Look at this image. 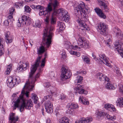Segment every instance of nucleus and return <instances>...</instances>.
Masks as SVG:
<instances>
[{"label": "nucleus", "instance_id": "nucleus-1", "mask_svg": "<svg viewBox=\"0 0 123 123\" xmlns=\"http://www.w3.org/2000/svg\"><path fill=\"white\" fill-rule=\"evenodd\" d=\"M33 83L32 84L31 82H30L28 80L24 86L21 94L19 96V98L17 97L16 93H14L13 94L12 100L15 104V108L14 109H15L16 108L20 107V111L21 112L25 108L26 109H30L31 107H33V103L31 100V99L26 100L24 97L23 95H25L27 97H29V92H27L25 93L24 89L25 88L28 90L31 91L35 85Z\"/></svg>", "mask_w": 123, "mask_h": 123}, {"label": "nucleus", "instance_id": "nucleus-2", "mask_svg": "<svg viewBox=\"0 0 123 123\" xmlns=\"http://www.w3.org/2000/svg\"><path fill=\"white\" fill-rule=\"evenodd\" d=\"M41 58V56H39L37 58L35 64L32 66L31 68V72L29 73L28 80L30 82H31L32 84L35 83V81L37 80L36 79L38 78L40 76V73L43 70V68L44 67H42L41 66V67L39 68L38 73L35 77L33 76V75L36 71L37 67L39 66L40 63V60Z\"/></svg>", "mask_w": 123, "mask_h": 123}, {"label": "nucleus", "instance_id": "nucleus-3", "mask_svg": "<svg viewBox=\"0 0 123 123\" xmlns=\"http://www.w3.org/2000/svg\"><path fill=\"white\" fill-rule=\"evenodd\" d=\"M53 27H50L49 28L47 27L44 29V35L43 37V42L45 43V45L47 47H48L51 43L52 33L51 31L53 30Z\"/></svg>", "mask_w": 123, "mask_h": 123}, {"label": "nucleus", "instance_id": "nucleus-4", "mask_svg": "<svg viewBox=\"0 0 123 123\" xmlns=\"http://www.w3.org/2000/svg\"><path fill=\"white\" fill-rule=\"evenodd\" d=\"M78 3L79 5L77 7L74 8L75 12L76 15H87V13H89L90 11H87L88 10L86 8L84 3L82 1H80Z\"/></svg>", "mask_w": 123, "mask_h": 123}, {"label": "nucleus", "instance_id": "nucleus-5", "mask_svg": "<svg viewBox=\"0 0 123 123\" xmlns=\"http://www.w3.org/2000/svg\"><path fill=\"white\" fill-rule=\"evenodd\" d=\"M20 81V79L18 76L14 78L10 77L7 81V86L10 88H12L16 85H18Z\"/></svg>", "mask_w": 123, "mask_h": 123}, {"label": "nucleus", "instance_id": "nucleus-6", "mask_svg": "<svg viewBox=\"0 0 123 123\" xmlns=\"http://www.w3.org/2000/svg\"><path fill=\"white\" fill-rule=\"evenodd\" d=\"M62 72L61 75V80H65L69 78L70 77L71 73L68 70V68L66 67H63L62 68Z\"/></svg>", "mask_w": 123, "mask_h": 123}, {"label": "nucleus", "instance_id": "nucleus-7", "mask_svg": "<svg viewBox=\"0 0 123 123\" xmlns=\"http://www.w3.org/2000/svg\"><path fill=\"white\" fill-rule=\"evenodd\" d=\"M79 18L76 20V21L80 23V27H83L84 30H87L88 26L85 21H87L88 19L86 16H79L78 17Z\"/></svg>", "mask_w": 123, "mask_h": 123}, {"label": "nucleus", "instance_id": "nucleus-8", "mask_svg": "<svg viewBox=\"0 0 123 123\" xmlns=\"http://www.w3.org/2000/svg\"><path fill=\"white\" fill-rule=\"evenodd\" d=\"M97 30L99 33L105 36L107 35L106 30L108 26L105 23L101 22L97 25Z\"/></svg>", "mask_w": 123, "mask_h": 123}, {"label": "nucleus", "instance_id": "nucleus-9", "mask_svg": "<svg viewBox=\"0 0 123 123\" xmlns=\"http://www.w3.org/2000/svg\"><path fill=\"white\" fill-rule=\"evenodd\" d=\"M36 8L39 10V15H46V13L49 12L52 10V8L50 5L48 6V8L44 10V7L40 5H37L36 6Z\"/></svg>", "mask_w": 123, "mask_h": 123}, {"label": "nucleus", "instance_id": "nucleus-10", "mask_svg": "<svg viewBox=\"0 0 123 123\" xmlns=\"http://www.w3.org/2000/svg\"><path fill=\"white\" fill-rule=\"evenodd\" d=\"M92 55L94 59L96 60V59L97 60L99 59L101 62H103L107 66L109 67L110 66L111 64L109 63L108 59L106 58L104 55L102 54H99V57H98L99 59H97L96 58L95 56L93 53L92 54Z\"/></svg>", "mask_w": 123, "mask_h": 123}, {"label": "nucleus", "instance_id": "nucleus-11", "mask_svg": "<svg viewBox=\"0 0 123 123\" xmlns=\"http://www.w3.org/2000/svg\"><path fill=\"white\" fill-rule=\"evenodd\" d=\"M115 49L120 54L121 56L123 58V44L119 40H118L114 43Z\"/></svg>", "mask_w": 123, "mask_h": 123}, {"label": "nucleus", "instance_id": "nucleus-12", "mask_svg": "<svg viewBox=\"0 0 123 123\" xmlns=\"http://www.w3.org/2000/svg\"><path fill=\"white\" fill-rule=\"evenodd\" d=\"M80 43H78V46H80L81 48L85 49L89 48V42L86 40L84 37H80L78 39Z\"/></svg>", "mask_w": 123, "mask_h": 123}, {"label": "nucleus", "instance_id": "nucleus-13", "mask_svg": "<svg viewBox=\"0 0 123 123\" xmlns=\"http://www.w3.org/2000/svg\"><path fill=\"white\" fill-rule=\"evenodd\" d=\"M19 20L23 22V25L27 26L30 25L32 19L29 16H22L19 18Z\"/></svg>", "mask_w": 123, "mask_h": 123}, {"label": "nucleus", "instance_id": "nucleus-14", "mask_svg": "<svg viewBox=\"0 0 123 123\" xmlns=\"http://www.w3.org/2000/svg\"><path fill=\"white\" fill-rule=\"evenodd\" d=\"M45 106L46 111L48 113H52L53 111L52 104L51 103L50 101H47L45 102Z\"/></svg>", "mask_w": 123, "mask_h": 123}, {"label": "nucleus", "instance_id": "nucleus-15", "mask_svg": "<svg viewBox=\"0 0 123 123\" xmlns=\"http://www.w3.org/2000/svg\"><path fill=\"white\" fill-rule=\"evenodd\" d=\"M43 38L42 42V45L40 47L39 49H37V54L39 55H40L42 54L45 52V50H47L46 49L48 48L50 45L48 47H47L45 45L46 43L43 42Z\"/></svg>", "mask_w": 123, "mask_h": 123}, {"label": "nucleus", "instance_id": "nucleus-16", "mask_svg": "<svg viewBox=\"0 0 123 123\" xmlns=\"http://www.w3.org/2000/svg\"><path fill=\"white\" fill-rule=\"evenodd\" d=\"M84 85L79 84H77V87L75 88L74 89L76 91H79L78 93L80 94H87V92L83 88H84Z\"/></svg>", "mask_w": 123, "mask_h": 123}, {"label": "nucleus", "instance_id": "nucleus-17", "mask_svg": "<svg viewBox=\"0 0 123 123\" xmlns=\"http://www.w3.org/2000/svg\"><path fill=\"white\" fill-rule=\"evenodd\" d=\"M15 114L13 113H11L9 115V119L10 123H16L18 120V117L15 116Z\"/></svg>", "mask_w": 123, "mask_h": 123}, {"label": "nucleus", "instance_id": "nucleus-18", "mask_svg": "<svg viewBox=\"0 0 123 123\" xmlns=\"http://www.w3.org/2000/svg\"><path fill=\"white\" fill-rule=\"evenodd\" d=\"M29 67V63L26 62L25 63H23L21 65H18V67L17 68V70L19 72L22 71L23 70L25 71L26 70L27 68V67Z\"/></svg>", "mask_w": 123, "mask_h": 123}, {"label": "nucleus", "instance_id": "nucleus-19", "mask_svg": "<svg viewBox=\"0 0 123 123\" xmlns=\"http://www.w3.org/2000/svg\"><path fill=\"white\" fill-rule=\"evenodd\" d=\"M67 106L68 108V111L69 110L70 111V112L69 111H68V112L70 114L74 111V109L78 108L77 105L74 103H69L68 104Z\"/></svg>", "mask_w": 123, "mask_h": 123}, {"label": "nucleus", "instance_id": "nucleus-20", "mask_svg": "<svg viewBox=\"0 0 123 123\" xmlns=\"http://www.w3.org/2000/svg\"><path fill=\"white\" fill-rule=\"evenodd\" d=\"M113 31L117 36L122 39H123V34L120 30L117 27L113 28Z\"/></svg>", "mask_w": 123, "mask_h": 123}, {"label": "nucleus", "instance_id": "nucleus-21", "mask_svg": "<svg viewBox=\"0 0 123 123\" xmlns=\"http://www.w3.org/2000/svg\"><path fill=\"white\" fill-rule=\"evenodd\" d=\"M5 40L7 43H10L12 42L13 38L12 36L10 34L9 32H7L5 34Z\"/></svg>", "mask_w": 123, "mask_h": 123}, {"label": "nucleus", "instance_id": "nucleus-22", "mask_svg": "<svg viewBox=\"0 0 123 123\" xmlns=\"http://www.w3.org/2000/svg\"><path fill=\"white\" fill-rule=\"evenodd\" d=\"M92 120V119L90 118H80L79 119L76 120L75 123H88L90 122Z\"/></svg>", "mask_w": 123, "mask_h": 123}, {"label": "nucleus", "instance_id": "nucleus-23", "mask_svg": "<svg viewBox=\"0 0 123 123\" xmlns=\"http://www.w3.org/2000/svg\"><path fill=\"white\" fill-rule=\"evenodd\" d=\"M98 78L101 81H105L107 82L109 80L108 78L105 75H103L102 74L99 73L98 74Z\"/></svg>", "mask_w": 123, "mask_h": 123}, {"label": "nucleus", "instance_id": "nucleus-24", "mask_svg": "<svg viewBox=\"0 0 123 123\" xmlns=\"http://www.w3.org/2000/svg\"><path fill=\"white\" fill-rule=\"evenodd\" d=\"M5 41L2 38H0V55L3 54V51L4 49Z\"/></svg>", "mask_w": 123, "mask_h": 123}, {"label": "nucleus", "instance_id": "nucleus-25", "mask_svg": "<svg viewBox=\"0 0 123 123\" xmlns=\"http://www.w3.org/2000/svg\"><path fill=\"white\" fill-rule=\"evenodd\" d=\"M56 14L62 15H67L68 13V12L62 8H60L57 10L56 11Z\"/></svg>", "mask_w": 123, "mask_h": 123}, {"label": "nucleus", "instance_id": "nucleus-26", "mask_svg": "<svg viewBox=\"0 0 123 123\" xmlns=\"http://www.w3.org/2000/svg\"><path fill=\"white\" fill-rule=\"evenodd\" d=\"M99 5L100 6L103 7L105 11H107L108 10V8L107 5L105 3V0H97Z\"/></svg>", "mask_w": 123, "mask_h": 123}, {"label": "nucleus", "instance_id": "nucleus-27", "mask_svg": "<svg viewBox=\"0 0 123 123\" xmlns=\"http://www.w3.org/2000/svg\"><path fill=\"white\" fill-rule=\"evenodd\" d=\"M64 24L62 22L60 21H58L57 22V27L59 29V32H61L64 29Z\"/></svg>", "mask_w": 123, "mask_h": 123}, {"label": "nucleus", "instance_id": "nucleus-28", "mask_svg": "<svg viewBox=\"0 0 123 123\" xmlns=\"http://www.w3.org/2000/svg\"><path fill=\"white\" fill-rule=\"evenodd\" d=\"M79 101H81L82 103L85 105H88L89 104V102L87 101V99L83 97L82 96H80L79 97Z\"/></svg>", "mask_w": 123, "mask_h": 123}, {"label": "nucleus", "instance_id": "nucleus-29", "mask_svg": "<svg viewBox=\"0 0 123 123\" xmlns=\"http://www.w3.org/2000/svg\"><path fill=\"white\" fill-rule=\"evenodd\" d=\"M59 123H69V120L67 117L60 118L58 120Z\"/></svg>", "mask_w": 123, "mask_h": 123}, {"label": "nucleus", "instance_id": "nucleus-30", "mask_svg": "<svg viewBox=\"0 0 123 123\" xmlns=\"http://www.w3.org/2000/svg\"><path fill=\"white\" fill-rule=\"evenodd\" d=\"M7 20H5L4 22V24L6 26H8L9 24V22L12 21L13 20L12 16H7Z\"/></svg>", "mask_w": 123, "mask_h": 123}, {"label": "nucleus", "instance_id": "nucleus-31", "mask_svg": "<svg viewBox=\"0 0 123 123\" xmlns=\"http://www.w3.org/2000/svg\"><path fill=\"white\" fill-rule=\"evenodd\" d=\"M106 112L98 111L96 112L97 117L99 119H101L105 116Z\"/></svg>", "mask_w": 123, "mask_h": 123}, {"label": "nucleus", "instance_id": "nucleus-32", "mask_svg": "<svg viewBox=\"0 0 123 123\" xmlns=\"http://www.w3.org/2000/svg\"><path fill=\"white\" fill-rule=\"evenodd\" d=\"M32 99L33 103L35 104L38 103V98L37 95L34 93L31 94Z\"/></svg>", "mask_w": 123, "mask_h": 123}, {"label": "nucleus", "instance_id": "nucleus-33", "mask_svg": "<svg viewBox=\"0 0 123 123\" xmlns=\"http://www.w3.org/2000/svg\"><path fill=\"white\" fill-rule=\"evenodd\" d=\"M117 105L121 107H123V98H119L117 101Z\"/></svg>", "mask_w": 123, "mask_h": 123}, {"label": "nucleus", "instance_id": "nucleus-34", "mask_svg": "<svg viewBox=\"0 0 123 123\" xmlns=\"http://www.w3.org/2000/svg\"><path fill=\"white\" fill-rule=\"evenodd\" d=\"M51 2L52 6L53 7L54 9L57 7L59 4L57 0H50Z\"/></svg>", "mask_w": 123, "mask_h": 123}, {"label": "nucleus", "instance_id": "nucleus-35", "mask_svg": "<svg viewBox=\"0 0 123 123\" xmlns=\"http://www.w3.org/2000/svg\"><path fill=\"white\" fill-rule=\"evenodd\" d=\"M23 2L21 1L15 3L14 4V7H16V8H19L20 6H23Z\"/></svg>", "mask_w": 123, "mask_h": 123}, {"label": "nucleus", "instance_id": "nucleus-36", "mask_svg": "<svg viewBox=\"0 0 123 123\" xmlns=\"http://www.w3.org/2000/svg\"><path fill=\"white\" fill-rule=\"evenodd\" d=\"M94 10L98 15H105L101 10L99 8L96 7L94 9Z\"/></svg>", "mask_w": 123, "mask_h": 123}, {"label": "nucleus", "instance_id": "nucleus-37", "mask_svg": "<svg viewBox=\"0 0 123 123\" xmlns=\"http://www.w3.org/2000/svg\"><path fill=\"white\" fill-rule=\"evenodd\" d=\"M61 19L62 21L68 22L70 18V16H61Z\"/></svg>", "mask_w": 123, "mask_h": 123}, {"label": "nucleus", "instance_id": "nucleus-38", "mask_svg": "<svg viewBox=\"0 0 123 123\" xmlns=\"http://www.w3.org/2000/svg\"><path fill=\"white\" fill-rule=\"evenodd\" d=\"M105 116L108 119H110L112 121H114V120L116 119V117L115 116L112 117L109 115L107 113L105 112Z\"/></svg>", "mask_w": 123, "mask_h": 123}, {"label": "nucleus", "instance_id": "nucleus-39", "mask_svg": "<svg viewBox=\"0 0 123 123\" xmlns=\"http://www.w3.org/2000/svg\"><path fill=\"white\" fill-rule=\"evenodd\" d=\"M106 88L109 89H114L115 87L113 86L109 82H108L105 85Z\"/></svg>", "mask_w": 123, "mask_h": 123}, {"label": "nucleus", "instance_id": "nucleus-40", "mask_svg": "<svg viewBox=\"0 0 123 123\" xmlns=\"http://www.w3.org/2000/svg\"><path fill=\"white\" fill-rule=\"evenodd\" d=\"M70 47V49H73L75 50H80L81 47L80 46L77 45L74 46L71 44Z\"/></svg>", "mask_w": 123, "mask_h": 123}, {"label": "nucleus", "instance_id": "nucleus-41", "mask_svg": "<svg viewBox=\"0 0 123 123\" xmlns=\"http://www.w3.org/2000/svg\"><path fill=\"white\" fill-rule=\"evenodd\" d=\"M42 24V22L41 21L38 20H37L36 21L34 26L35 27L40 28L41 27Z\"/></svg>", "mask_w": 123, "mask_h": 123}, {"label": "nucleus", "instance_id": "nucleus-42", "mask_svg": "<svg viewBox=\"0 0 123 123\" xmlns=\"http://www.w3.org/2000/svg\"><path fill=\"white\" fill-rule=\"evenodd\" d=\"M7 70L5 72V74H8L11 71L12 69V67L11 66V65H8L7 67Z\"/></svg>", "mask_w": 123, "mask_h": 123}, {"label": "nucleus", "instance_id": "nucleus-43", "mask_svg": "<svg viewBox=\"0 0 123 123\" xmlns=\"http://www.w3.org/2000/svg\"><path fill=\"white\" fill-rule=\"evenodd\" d=\"M64 45L66 48L67 49H70V46L71 45L69 42H66L64 43Z\"/></svg>", "mask_w": 123, "mask_h": 123}, {"label": "nucleus", "instance_id": "nucleus-44", "mask_svg": "<svg viewBox=\"0 0 123 123\" xmlns=\"http://www.w3.org/2000/svg\"><path fill=\"white\" fill-rule=\"evenodd\" d=\"M83 79V78L82 77L80 76H78L77 77V79L76 81L77 82V83H81L82 82Z\"/></svg>", "mask_w": 123, "mask_h": 123}, {"label": "nucleus", "instance_id": "nucleus-45", "mask_svg": "<svg viewBox=\"0 0 123 123\" xmlns=\"http://www.w3.org/2000/svg\"><path fill=\"white\" fill-rule=\"evenodd\" d=\"M82 58L83 59V60L86 63H88L90 61V60L87 56L83 55L82 56Z\"/></svg>", "mask_w": 123, "mask_h": 123}, {"label": "nucleus", "instance_id": "nucleus-46", "mask_svg": "<svg viewBox=\"0 0 123 123\" xmlns=\"http://www.w3.org/2000/svg\"><path fill=\"white\" fill-rule=\"evenodd\" d=\"M111 106H113V105L111 104H107L105 105V107L108 110L111 111Z\"/></svg>", "mask_w": 123, "mask_h": 123}, {"label": "nucleus", "instance_id": "nucleus-47", "mask_svg": "<svg viewBox=\"0 0 123 123\" xmlns=\"http://www.w3.org/2000/svg\"><path fill=\"white\" fill-rule=\"evenodd\" d=\"M15 9L13 8L9 10V13L11 15L13 14H15Z\"/></svg>", "mask_w": 123, "mask_h": 123}, {"label": "nucleus", "instance_id": "nucleus-48", "mask_svg": "<svg viewBox=\"0 0 123 123\" xmlns=\"http://www.w3.org/2000/svg\"><path fill=\"white\" fill-rule=\"evenodd\" d=\"M18 22L17 23V26L18 27H21L23 25V22L19 20V19L18 20Z\"/></svg>", "mask_w": 123, "mask_h": 123}, {"label": "nucleus", "instance_id": "nucleus-49", "mask_svg": "<svg viewBox=\"0 0 123 123\" xmlns=\"http://www.w3.org/2000/svg\"><path fill=\"white\" fill-rule=\"evenodd\" d=\"M44 86L46 88L49 87L50 89L51 86L50 85V83L49 82L45 83L44 84Z\"/></svg>", "mask_w": 123, "mask_h": 123}, {"label": "nucleus", "instance_id": "nucleus-50", "mask_svg": "<svg viewBox=\"0 0 123 123\" xmlns=\"http://www.w3.org/2000/svg\"><path fill=\"white\" fill-rule=\"evenodd\" d=\"M53 16H52L51 22L52 24H54L56 23V19L55 18H54Z\"/></svg>", "mask_w": 123, "mask_h": 123}, {"label": "nucleus", "instance_id": "nucleus-51", "mask_svg": "<svg viewBox=\"0 0 123 123\" xmlns=\"http://www.w3.org/2000/svg\"><path fill=\"white\" fill-rule=\"evenodd\" d=\"M51 98V96L49 95H47L44 97L43 99V101H45V100H47V99H48V100H49V99H50Z\"/></svg>", "mask_w": 123, "mask_h": 123}, {"label": "nucleus", "instance_id": "nucleus-52", "mask_svg": "<svg viewBox=\"0 0 123 123\" xmlns=\"http://www.w3.org/2000/svg\"><path fill=\"white\" fill-rule=\"evenodd\" d=\"M67 98V97L66 95L63 94H61L60 97L59 98L61 100L64 99H66Z\"/></svg>", "mask_w": 123, "mask_h": 123}, {"label": "nucleus", "instance_id": "nucleus-53", "mask_svg": "<svg viewBox=\"0 0 123 123\" xmlns=\"http://www.w3.org/2000/svg\"><path fill=\"white\" fill-rule=\"evenodd\" d=\"M31 8L28 6L25 7V11L26 12H29L31 10Z\"/></svg>", "mask_w": 123, "mask_h": 123}, {"label": "nucleus", "instance_id": "nucleus-54", "mask_svg": "<svg viewBox=\"0 0 123 123\" xmlns=\"http://www.w3.org/2000/svg\"><path fill=\"white\" fill-rule=\"evenodd\" d=\"M46 57H44V58L43 59L41 64V66L42 67H44L45 66V60Z\"/></svg>", "mask_w": 123, "mask_h": 123}, {"label": "nucleus", "instance_id": "nucleus-55", "mask_svg": "<svg viewBox=\"0 0 123 123\" xmlns=\"http://www.w3.org/2000/svg\"><path fill=\"white\" fill-rule=\"evenodd\" d=\"M119 86V91L120 92L122 93L123 94V86L121 85H120Z\"/></svg>", "mask_w": 123, "mask_h": 123}, {"label": "nucleus", "instance_id": "nucleus-56", "mask_svg": "<svg viewBox=\"0 0 123 123\" xmlns=\"http://www.w3.org/2000/svg\"><path fill=\"white\" fill-rule=\"evenodd\" d=\"M49 16L46 17V18H45V21L46 22V23L48 24L49 23Z\"/></svg>", "mask_w": 123, "mask_h": 123}, {"label": "nucleus", "instance_id": "nucleus-57", "mask_svg": "<svg viewBox=\"0 0 123 123\" xmlns=\"http://www.w3.org/2000/svg\"><path fill=\"white\" fill-rule=\"evenodd\" d=\"M74 55H76L77 57H79L80 56V54L78 52H75Z\"/></svg>", "mask_w": 123, "mask_h": 123}, {"label": "nucleus", "instance_id": "nucleus-58", "mask_svg": "<svg viewBox=\"0 0 123 123\" xmlns=\"http://www.w3.org/2000/svg\"><path fill=\"white\" fill-rule=\"evenodd\" d=\"M112 110L113 111H115L116 110V109L114 107V106L113 105V106H111V110Z\"/></svg>", "mask_w": 123, "mask_h": 123}, {"label": "nucleus", "instance_id": "nucleus-59", "mask_svg": "<svg viewBox=\"0 0 123 123\" xmlns=\"http://www.w3.org/2000/svg\"><path fill=\"white\" fill-rule=\"evenodd\" d=\"M69 52L72 55H74L75 52L73 51H69Z\"/></svg>", "mask_w": 123, "mask_h": 123}, {"label": "nucleus", "instance_id": "nucleus-60", "mask_svg": "<svg viewBox=\"0 0 123 123\" xmlns=\"http://www.w3.org/2000/svg\"><path fill=\"white\" fill-rule=\"evenodd\" d=\"M116 73L118 75L120 76L121 75L120 73L118 70H117L116 71Z\"/></svg>", "mask_w": 123, "mask_h": 123}, {"label": "nucleus", "instance_id": "nucleus-61", "mask_svg": "<svg viewBox=\"0 0 123 123\" xmlns=\"http://www.w3.org/2000/svg\"><path fill=\"white\" fill-rule=\"evenodd\" d=\"M101 18L103 19L106 18V16H99Z\"/></svg>", "mask_w": 123, "mask_h": 123}, {"label": "nucleus", "instance_id": "nucleus-62", "mask_svg": "<svg viewBox=\"0 0 123 123\" xmlns=\"http://www.w3.org/2000/svg\"><path fill=\"white\" fill-rule=\"evenodd\" d=\"M80 74H86V72L85 71H81V72H79Z\"/></svg>", "mask_w": 123, "mask_h": 123}, {"label": "nucleus", "instance_id": "nucleus-63", "mask_svg": "<svg viewBox=\"0 0 123 123\" xmlns=\"http://www.w3.org/2000/svg\"><path fill=\"white\" fill-rule=\"evenodd\" d=\"M34 0H25V1L26 2H29L30 1H33Z\"/></svg>", "mask_w": 123, "mask_h": 123}, {"label": "nucleus", "instance_id": "nucleus-64", "mask_svg": "<svg viewBox=\"0 0 123 123\" xmlns=\"http://www.w3.org/2000/svg\"><path fill=\"white\" fill-rule=\"evenodd\" d=\"M49 121H50V120L49 119H48L47 120L46 123H49V122L50 123Z\"/></svg>", "mask_w": 123, "mask_h": 123}]
</instances>
